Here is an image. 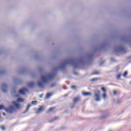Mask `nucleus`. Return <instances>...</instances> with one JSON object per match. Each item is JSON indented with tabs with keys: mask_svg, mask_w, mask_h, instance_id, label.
Wrapping results in <instances>:
<instances>
[{
	"mask_svg": "<svg viewBox=\"0 0 131 131\" xmlns=\"http://www.w3.org/2000/svg\"><path fill=\"white\" fill-rule=\"evenodd\" d=\"M94 59V53H88L85 56H81L79 58H76L73 59H69L66 60L63 62L61 63L59 67H55L54 68V71H58L60 69L61 71L66 70V65H72L74 69H76L79 66H84L86 64H91L93 62Z\"/></svg>",
	"mask_w": 131,
	"mask_h": 131,
	"instance_id": "f257e3e1",
	"label": "nucleus"
},
{
	"mask_svg": "<svg viewBox=\"0 0 131 131\" xmlns=\"http://www.w3.org/2000/svg\"><path fill=\"white\" fill-rule=\"evenodd\" d=\"M55 72H56V71H54L53 73L49 74L47 76H41V79L42 82L39 81H38L37 82L40 89H42L44 88L45 85L43 84V83H48V82H49V79H53V78H54V75L56 74Z\"/></svg>",
	"mask_w": 131,
	"mask_h": 131,
	"instance_id": "f03ea898",
	"label": "nucleus"
},
{
	"mask_svg": "<svg viewBox=\"0 0 131 131\" xmlns=\"http://www.w3.org/2000/svg\"><path fill=\"white\" fill-rule=\"evenodd\" d=\"M109 46V43L107 41H104L102 42L99 47L96 48L94 50V53L98 52V51H101V50H105L106 47Z\"/></svg>",
	"mask_w": 131,
	"mask_h": 131,
	"instance_id": "7ed1b4c3",
	"label": "nucleus"
},
{
	"mask_svg": "<svg viewBox=\"0 0 131 131\" xmlns=\"http://www.w3.org/2000/svg\"><path fill=\"white\" fill-rule=\"evenodd\" d=\"M114 52H117L118 53H126V50L123 47H115L114 48Z\"/></svg>",
	"mask_w": 131,
	"mask_h": 131,
	"instance_id": "20e7f679",
	"label": "nucleus"
},
{
	"mask_svg": "<svg viewBox=\"0 0 131 131\" xmlns=\"http://www.w3.org/2000/svg\"><path fill=\"white\" fill-rule=\"evenodd\" d=\"M101 93V91L100 90H96L94 92V96L95 97L96 102H100L101 101V99L100 98V94Z\"/></svg>",
	"mask_w": 131,
	"mask_h": 131,
	"instance_id": "39448f33",
	"label": "nucleus"
},
{
	"mask_svg": "<svg viewBox=\"0 0 131 131\" xmlns=\"http://www.w3.org/2000/svg\"><path fill=\"white\" fill-rule=\"evenodd\" d=\"M5 110L8 113H13V112L16 111V108H15V106L10 105L9 108H5Z\"/></svg>",
	"mask_w": 131,
	"mask_h": 131,
	"instance_id": "423d86ee",
	"label": "nucleus"
},
{
	"mask_svg": "<svg viewBox=\"0 0 131 131\" xmlns=\"http://www.w3.org/2000/svg\"><path fill=\"white\" fill-rule=\"evenodd\" d=\"M2 91L3 93H7V92H8V85L5 83L2 84Z\"/></svg>",
	"mask_w": 131,
	"mask_h": 131,
	"instance_id": "0eeeda50",
	"label": "nucleus"
},
{
	"mask_svg": "<svg viewBox=\"0 0 131 131\" xmlns=\"http://www.w3.org/2000/svg\"><path fill=\"white\" fill-rule=\"evenodd\" d=\"M27 92H28V90L26 88H24L19 90V94L20 95H25V93H27Z\"/></svg>",
	"mask_w": 131,
	"mask_h": 131,
	"instance_id": "6e6552de",
	"label": "nucleus"
},
{
	"mask_svg": "<svg viewBox=\"0 0 131 131\" xmlns=\"http://www.w3.org/2000/svg\"><path fill=\"white\" fill-rule=\"evenodd\" d=\"M13 80L15 84H20L22 82V81L17 78H14Z\"/></svg>",
	"mask_w": 131,
	"mask_h": 131,
	"instance_id": "1a4fd4ad",
	"label": "nucleus"
},
{
	"mask_svg": "<svg viewBox=\"0 0 131 131\" xmlns=\"http://www.w3.org/2000/svg\"><path fill=\"white\" fill-rule=\"evenodd\" d=\"M45 110V107L43 106H41L38 109V111L36 112V113L37 114H38L40 113V112H42Z\"/></svg>",
	"mask_w": 131,
	"mask_h": 131,
	"instance_id": "9d476101",
	"label": "nucleus"
},
{
	"mask_svg": "<svg viewBox=\"0 0 131 131\" xmlns=\"http://www.w3.org/2000/svg\"><path fill=\"white\" fill-rule=\"evenodd\" d=\"M31 107V104H29L28 105V106H27L26 110H25V111L23 112L22 113L23 114H25V113H27V112H28L29 110V108H30Z\"/></svg>",
	"mask_w": 131,
	"mask_h": 131,
	"instance_id": "9b49d317",
	"label": "nucleus"
},
{
	"mask_svg": "<svg viewBox=\"0 0 131 131\" xmlns=\"http://www.w3.org/2000/svg\"><path fill=\"white\" fill-rule=\"evenodd\" d=\"M27 86L30 88V89H32L34 86V83L33 82H29L27 83Z\"/></svg>",
	"mask_w": 131,
	"mask_h": 131,
	"instance_id": "f8f14e48",
	"label": "nucleus"
},
{
	"mask_svg": "<svg viewBox=\"0 0 131 131\" xmlns=\"http://www.w3.org/2000/svg\"><path fill=\"white\" fill-rule=\"evenodd\" d=\"M12 104H13L16 108H17V109H20V104H19L18 102L13 101L12 102Z\"/></svg>",
	"mask_w": 131,
	"mask_h": 131,
	"instance_id": "ddd939ff",
	"label": "nucleus"
},
{
	"mask_svg": "<svg viewBox=\"0 0 131 131\" xmlns=\"http://www.w3.org/2000/svg\"><path fill=\"white\" fill-rule=\"evenodd\" d=\"M83 96H92V93L91 92H83L82 93Z\"/></svg>",
	"mask_w": 131,
	"mask_h": 131,
	"instance_id": "4468645a",
	"label": "nucleus"
},
{
	"mask_svg": "<svg viewBox=\"0 0 131 131\" xmlns=\"http://www.w3.org/2000/svg\"><path fill=\"white\" fill-rule=\"evenodd\" d=\"M80 99V98L76 97L74 99L73 102H74V103H77V102H78V101H79Z\"/></svg>",
	"mask_w": 131,
	"mask_h": 131,
	"instance_id": "2eb2a0df",
	"label": "nucleus"
},
{
	"mask_svg": "<svg viewBox=\"0 0 131 131\" xmlns=\"http://www.w3.org/2000/svg\"><path fill=\"white\" fill-rule=\"evenodd\" d=\"M55 107H51L49 109V110H48L47 111V113L48 114V113H50V112L53 111V110H54V109H55Z\"/></svg>",
	"mask_w": 131,
	"mask_h": 131,
	"instance_id": "dca6fc26",
	"label": "nucleus"
},
{
	"mask_svg": "<svg viewBox=\"0 0 131 131\" xmlns=\"http://www.w3.org/2000/svg\"><path fill=\"white\" fill-rule=\"evenodd\" d=\"M17 102H18V103H22L24 102V99L23 98H18L17 99Z\"/></svg>",
	"mask_w": 131,
	"mask_h": 131,
	"instance_id": "f3484780",
	"label": "nucleus"
},
{
	"mask_svg": "<svg viewBox=\"0 0 131 131\" xmlns=\"http://www.w3.org/2000/svg\"><path fill=\"white\" fill-rule=\"evenodd\" d=\"M6 74V70H2L1 71H0V74L1 75H3V74Z\"/></svg>",
	"mask_w": 131,
	"mask_h": 131,
	"instance_id": "a211bd4d",
	"label": "nucleus"
},
{
	"mask_svg": "<svg viewBox=\"0 0 131 131\" xmlns=\"http://www.w3.org/2000/svg\"><path fill=\"white\" fill-rule=\"evenodd\" d=\"M52 95V93H48L46 95V99H49V98H50V97H51Z\"/></svg>",
	"mask_w": 131,
	"mask_h": 131,
	"instance_id": "6ab92c4d",
	"label": "nucleus"
},
{
	"mask_svg": "<svg viewBox=\"0 0 131 131\" xmlns=\"http://www.w3.org/2000/svg\"><path fill=\"white\" fill-rule=\"evenodd\" d=\"M57 119H58V117H55L54 118H53V119L49 121V122H54V121H55V120H57Z\"/></svg>",
	"mask_w": 131,
	"mask_h": 131,
	"instance_id": "aec40b11",
	"label": "nucleus"
},
{
	"mask_svg": "<svg viewBox=\"0 0 131 131\" xmlns=\"http://www.w3.org/2000/svg\"><path fill=\"white\" fill-rule=\"evenodd\" d=\"M108 116V115H103L102 116V117H101V119H105V118H106Z\"/></svg>",
	"mask_w": 131,
	"mask_h": 131,
	"instance_id": "412c9836",
	"label": "nucleus"
},
{
	"mask_svg": "<svg viewBox=\"0 0 131 131\" xmlns=\"http://www.w3.org/2000/svg\"><path fill=\"white\" fill-rule=\"evenodd\" d=\"M97 74H99V72H98V71H95L92 73V75H97Z\"/></svg>",
	"mask_w": 131,
	"mask_h": 131,
	"instance_id": "4be33fe9",
	"label": "nucleus"
},
{
	"mask_svg": "<svg viewBox=\"0 0 131 131\" xmlns=\"http://www.w3.org/2000/svg\"><path fill=\"white\" fill-rule=\"evenodd\" d=\"M127 73H128L127 71H125L124 73L123 74V76L124 77H126V76L127 75Z\"/></svg>",
	"mask_w": 131,
	"mask_h": 131,
	"instance_id": "5701e85b",
	"label": "nucleus"
},
{
	"mask_svg": "<svg viewBox=\"0 0 131 131\" xmlns=\"http://www.w3.org/2000/svg\"><path fill=\"white\" fill-rule=\"evenodd\" d=\"M37 104V101H32V105H36Z\"/></svg>",
	"mask_w": 131,
	"mask_h": 131,
	"instance_id": "b1692460",
	"label": "nucleus"
},
{
	"mask_svg": "<svg viewBox=\"0 0 131 131\" xmlns=\"http://www.w3.org/2000/svg\"><path fill=\"white\" fill-rule=\"evenodd\" d=\"M0 128H1V129L3 131H5V129H6L5 126H1Z\"/></svg>",
	"mask_w": 131,
	"mask_h": 131,
	"instance_id": "393cba45",
	"label": "nucleus"
},
{
	"mask_svg": "<svg viewBox=\"0 0 131 131\" xmlns=\"http://www.w3.org/2000/svg\"><path fill=\"white\" fill-rule=\"evenodd\" d=\"M2 109H4L5 110V109H6V108H5V106L3 105H0V110H2Z\"/></svg>",
	"mask_w": 131,
	"mask_h": 131,
	"instance_id": "a878e982",
	"label": "nucleus"
},
{
	"mask_svg": "<svg viewBox=\"0 0 131 131\" xmlns=\"http://www.w3.org/2000/svg\"><path fill=\"white\" fill-rule=\"evenodd\" d=\"M98 79H99V78H95L92 79H91V81H96V80H98Z\"/></svg>",
	"mask_w": 131,
	"mask_h": 131,
	"instance_id": "bb28decb",
	"label": "nucleus"
},
{
	"mask_svg": "<svg viewBox=\"0 0 131 131\" xmlns=\"http://www.w3.org/2000/svg\"><path fill=\"white\" fill-rule=\"evenodd\" d=\"M101 89V91H102V92H104V93H106V89H105V88L102 87Z\"/></svg>",
	"mask_w": 131,
	"mask_h": 131,
	"instance_id": "cd10ccee",
	"label": "nucleus"
},
{
	"mask_svg": "<svg viewBox=\"0 0 131 131\" xmlns=\"http://www.w3.org/2000/svg\"><path fill=\"white\" fill-rule=\"evenodd\" d=\"M56 83H52L51 85V88H54L55 86H56Z\"/></svg>",
	"mask_w": 131,
	"mask_h": 131,
	"instance_id": "c85d7f7f",
	"label": "nucleus"
},
{
	"mask_svg": "<svg viewBox=\"0 0 131 131\" xmlns=\"http://www.w3.org/2000/svg\"><path fill=\"white\" fill-rule=\"evenodd\" d=\"M121 76V74L118 75V76H117V79H119Z\"/></svg>",
	"mask_w": 131,
	"mask_h": 131,
	"instance_id": "c756f323",
	"label": "nucleus"
},
{
	"mask_svg": "<svg viewBox=\"0 0 131 131\" xmlns=\"http://www.w3.org/2000/svg\"><path fill=\"white\" fill-rule=\"evenodd\" d=\"M102 97L103 98V99L106 98V93H105L104 94H103Z\"/></svg>",
	"mask_w": 131,
	"mask_h": 131,
	"instance_id": "7c9ffc66",
	"label": "nucleus"
},
{
	"mask_svg": "<svg viewBox=\"0 0 131 131\" xmlns=\"http://www.w3.org/2000/svg\"><path fill=\"white\" fill-rule=\"evenodd\" d=\"M71 88L73 89V90H75V89H76V86L73 85L71 86Z\"/></svg>",
	"mask_w": 131,
	"mask_h": 131,
	"instance_id": "2f4dec72",
	"label": "nucleus"
},
{
	"mask_svg": "<svg viewBox=\"0 0 131 131\" xmlns=\"http://www.w3.org/2000/svg\"><path fill=\"white\" fill-rule=\"evenodd\" d=\"M104 62H105V61H101V62H100V66H101V65H103Z\"/></svg>",
	"mask_w": 131,
	"mask_h": 131,
	"instance_id": "473e14b6",
	"label": "nucleus"
},
{
	"mask_svg": "<svg viewBox=\"0 0 131 131\" xmlns=\"http://www.w3.org/2000/svg\"><path fill=\"white\" fill-rule=\"evenodd\" d=\"M117 94V92L116 91H114V96H116V94Z\"/></svg>",
	"mask_w": 131,
	"mask_h": 131,
	"instance_id": "72a5a7b5",
	"label": "nucleus"
},
{
	"mask_svg": "<svg viewBox=\"0 0 131 131\" xmlns=\"http://www.w3.org/2000/svg\"><path fill=\"white\" fill-rule=\"evenodd\" d=\"M74 107H75V104H74L71 106V108H74Z\"/></svg>",
	"mask_w": 131,
	"mask_h": 131,
	"instance_id": "f704fd0d",
	"label": "nucleus"
},
{
	"mask_svg": "<svg viewBox=\"0 0 131 131\" xmlns=\"http://www.w3.org/2000/svg\"><path fill=\"white\" fill-rule=\"evenodd\" d=\"M13 94H16V90L15 89L13 91Z\"/></svg>",
	"mask_w": 131,
	"mask_h": 131,
	"instance_id": "c9c22d12",
	"label": "nucleus"
},
{
	"mask_svg": "<svg viewBox=\"0 0 131 131\" xmlns=\"http://www.w3.org/2000/svg\"><path fill=\"white\" fill-rule=\"evenodd\" d=\"M74 74L75 75H77L78 73H76V72H75V73H74Z\"/></svg>",
	"mask_w": 131,
	"mask_h": 131,
	"instance_id": "e433bc0d",
	"label": "nucleus"
},
{
	"mask_svg": "<svg viewBox=\"0 0 131 131\" xmlns=\"http://www.w3.org/2000/svg\"><path fill=\"white\" fill-rule=\"evenodd\" d=\"M42 95H40V96H39V98H42Z\"/></svg>",
	"mask_w": 131,
	"mask_h": 131,
	"instance_id": "4c0bfd02",
	"label": "nucleus"
},
{
	"mask_svg": "<svg viewBox=\"0 0 131 131\" xmlns=\"http://www.w3.org/2000/svg\"><path fill=\"white\" fill-rule=\"evenodd\" d=\"M111 61H114V58H111Z\"/></svg>",
	"mask_w": 131,
	"mask_h": 131,
	"instance_id": "58836bf2",
	"label": "nucleus"
},
{
	"mask_svg": "<svg viewBox=\"0 0 131 131\" xmlns=\"http://www.w3.org/2000/svg\"><path fill=\"white\" fill-rule=\"evenodd\" d=\"M3 114L4 116H6V113H3Z\"/></svg>",
	"mask_w": 131,
	"mask_h": 131,
	"instance_id": "ea45409f",
	"label": "nucleus"
},
{
	"mask_svg": "<svg viewBox=\"0 0 131 131\" xmlns=\"http://www.w3.org/2000/svg\"><path fill=\"white\" fill-rule=\"evenodd\" d=\"M15 97H19V95H16Z\"/></svg>",
	"mask_w": 131,
	"mask_h": 131,
	"instance_id": "a19ab883",
	"label": "nucleus"
},
{
	"mask_svg": "<svg viewBox=\"0 0 131 131\" xmlns=\"http://www.w3.org/2000/svg\"><path fill=\"white\" fill-rule=\"evenodd\" d=\"M64 96L65 97H67V96H68V94H66Z\"/></svg>",
	"mask_w": 131,
	"mask_h": 131,
	"instance_id": "79ce46f5",
	"label": "nucleus"
},
{
	"mask_svg": "<svg viewBox=\"0 0 131 131\" xmlns=\"http://www.w3.org/2000/svg\"><path fill=\"white\" fill-rule=\"evenodd\" d=\"M130 58H131V56L129 57H128V59H130Z\"/></svg>",
	"mask_w": 131,
	"mask_h": 131,
	"instance_id": "37998d69",
	"label": "nucleus"
},
{
	"mask_svg": "<svg viewBox=\"0 0 131 131\" xmlns=\"http://www.w3.org/2000/svg\"><path fill=\"white\" fill-rule=\"evenodd\" d=\"M130 84H131V81L130 82Z\"/></svg>",
	"mask_w": 131,
	"mask_h": 131,
	"instance_id": "c03bdc74",
	"label": "nucleus"
}]
</instances>
